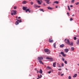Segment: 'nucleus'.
<instances>
[{
    "mask_svg": "<svg viewBox=\"0 0 79 79\" xmlns=\"http://www.w3.org/2000/svg\"><path fill=\"white\" fill-rule=\"evenodd\" d=\"M68 51H69L68 49H65L64 50V51L66 53H68Z\"/></svg>",
    "mask_w": 79,
    "mask_h": 79,
    "instance_id": "f8f14e48",
    "label": "nucleus"
},
{
    "mask_svg": "<svg viewBox=\"0 0 79 79\" xmlns=\"http://www.w3.org/2000/svg\"><path fill=\"white\" fill-rule=\"evenodd\" d=\"M56 8H58V6H56Z\"/></svg>",
    "mask_w": 79,
    "mask_h": 79,
    "instance_id": "4d7b16f0",
    "label": "nucleus"
},
{
    "mask_svg": "<svg viewBox=\"0 0 79 79\" xmlns=\"http://www.w3.org/2000/svg\"><path fill=\"white\" fill-rule=\"evenodd\" d=\"M62 60L64 61V58H62Z\"/></svg>",
    "mask_w": 79,
    "mask_h": 79,
    "instance_id": "c03bdc74",
    "label": "nucleus"
},
{
    "mask_svg": "<svg viewBox=\"0 0 79 79\" xmlns=\"http://www.w3.org/2000/svg\"><path fill=\"white\" fill-rule=\"evenodd\" d=\"M20 18H21V17H18V19H20Z\"/></svg>",
    "mask_w": 79,
    "mask_h": 79,
    "instance_id": "de8ad7c7",
    "label": "nucleus"
},
{
    "mask_svg": "<svg viewBox=\"0 0 79 79\" xmlns=\"http://www.w3.org/2000/svg\"><path fill=\"white\" fill-rule=\"evenodd\" d=\"M64 63L65 64H67V61H66V60H65Z\"/></svg>",
    "mask_w": 79,
    "mask_h": 79,
    "instance_id": "72a5a7b5",
    "label": "nucleus"
},
{
    "mask_svg": "<svg viewBox=\"0 0 79 79\" xmlns=\"http://www.w3.org/2000/svg\"><path fill=\"white\" fill-rule=\"evenodd\" d=\"M69 79H71V76H69Z\"/></svg>",
    "mask_w": 79,
    "mask_h": 79,
    "instance_id": "f704fd0d",
    "label": "nucleus"
},
{
    "mask_svg": "<svg viewBox=\"0 0 79 79\" xmlns=\"http://www.w3.org/2000/svg\"><path fill=\"white\" fill-rule=\"evenodd\" d=\"M69 45H71V46H73V42H71Z\"/></svg>",
    "mask_w": 79,
    "mask_h": 79,
    "instance_id": "ddd939ff",
    "label": "nucleus"
},
{
    "mask_svg": "<svg viewBox=\"0 0 79 79\" xmlns=\"http://www.w3.org/2000/svg\"><path fill=\"white\" fill-rule=\"evenodd\" d=\"M78 4H79V2H78L77 3H76V5H78Z\"/></svg>",
    "mask_w": 79,
    "mask_h": 79,
    "instance_id": "ea45409f",
    "label": "nucleus"
},
{
    "mask_svg": "<svg viewBox=\"0 0 79 79\" xmlns=\"http://www.w3.org/2000/svg\"><path fill=\"white\" fill-rule=\"evenodd\" d=\"M40 2H41V3H42L43 2L42 0H40Z\"/></svg>",
    "mask_w": 79,
    "mask_h": 79,
    "instance_id": "79ce46f5",
    "label": "nucleus"
},
{
    "mask_svg": "<svg viewBox=\"0 0 79 79\" xmlns=\"http://www.w3.org/2000/svg\"><path fill=\"white\" fill-rule=\"evenodd\" d=\"M46 59H48V60H51V61H53V59L52 58L47 57L46 58Z\"/></svg>",
    "mask_w": 79,
    "mask_h": 79,
    "instance_id": "423d86ee",
    "label": "nucleus"
},
{
    "mask_svg": "<svg viewBox=\"0 0 79 79\" xmlns=\"http://www.w3.org/2000/svg\"><path fill=\"white\" fill-rule=\"evenodd\" d=\"M27 8V7H25L24 6H23V10H24V11H26Z\"/></svg>",
    "mask_w": 79,
    "mask_h": 79,
    "instance_id": "6e6552de",
    "label": "nucleus"
},
{
    "mask_svg": "<svg viewBox=\"0 0 79 79\" xmlns=\"http://www.w3.org/2000/svg\"><path fill=\"white\" fill-rule=\"evenodd\" d=\"M65 69L67 71H68V69H67V68H66Z\"/></svg>",
    "mask_w": 79,
    "mask_h": 79,
    "instance_id": "6e6d98bb",
    "label": "nucleus"
},
{
    "mask_svg": "<svg viewBox=\"0 0 79 79\" xmlns=\"http://www.w3.org/2000/svg\"><path fill=\"white\" fill-rule=\"evenodd\" d=\"M37 60L40 61V60H43V57H38L37 58Z\"/></svg>",
    "mask_w": 79,
    "mask_h": 79,
    "instance_id": "20e7f679",
    "label": "nucleus"
},
{
    "mask_svg": "<svg viewBox=\"0 0 79 79\" xmlns=\"http://www.w3.org/2000/svg\"><path fill=\"white\" fill-rule=\"evenodd\" d=\"M54 3H56L57 4H58V3H59V2L57 1H54Z\"/></svg>",
    "mask_w": 79,
    "mask_h": 79,
    "instance_id": "a211bd4d",
    "label": "nucleus"
},
{
    "mask_svg": "<svg viewBox=\"0 0 79 79\" xmlns=\"http://www.w3.org/2000/svg\"><path fill=\"white\" fill-rule=\"evenodd\" d=\"M49 42L50 43H52V42H53V40H52V38H51L49 39Z\"/></svg>",
    "mask_w": 79,
    "mask_h": 79,
    "instance_id": "39448f33",
    "label": "nucleus"
},
{
    "mask_svg": "<svg viewBox=\"0 0 79 79\" xmlns=\"http://www.w3.org/2000/svg\"><path fill=\"white\" fill-rule=\"evenodd\" d=\"M58 71H61V69H58Z\"/></svg>",
    "mask_w": 79,
    "mask_h": 79,
    "instance_id": "49530a36",
    "label": "nucleus"
},
{
    "mask_svg": "<svg viewBox=\"0 0 79 79\" xmlns=\"http://www.w3.org/2000/svg\"><path fill=\"white\" fill-rule=\"evenodd\" d=\"M36 71H37V73H39V71H38V70H36Z\"/></svg>",
    "mask_w": 79,
    "mask_h": 79,
    "instance_id": "603ef678",
    "label": "nucleus"
},
{
    "mask_svg": "<svg viewBox=\"0 0 79 79\" xmlns=\"http://www.w3.org/2000/svg\"><path fill=\"white\" fill-rule=\"evenodd\" d=\"M56 62H55L54 63H53V67H56Z\"/></svg>",
    "mask_w": 79,
    "mask_h": 79,
    "instance_id": "9d476101",
    "label": "nucleus"
},
{
    "mask_svg": "<svg viewBox=\"0 0 79 79\" xmlns=\"http://www.w3.org/2000/svg\"><path fill=\"white\" fill-rule=\"evenodd\" d=\"M64 45L62 44V45H60V47L61 48H63L64 47Z\"/></svg>",
    "mask_w": 79,
    "mask_h": 79,
    "instance_id": "dca6fc26",
    "label": "nucleus"
},
{
    "mask_svg": "<svg viewBox=\"0 0 79 79\" xmlns=\"http://www.w3.org/2000/svg\"><path fill=\"white\" fill-rule=\"evenodd\" d=\"M26 12H27V11H28L29 13H31V11L29 10V9H26V10H25Z\"/></svg>",
    "mask_w": 79,
    "mask_h": 79,
    "instance_id": "1a4fd4ad",
    "label": "nucleus"
},
{
    "mask_svg": "<svg viewBox=\"0 0 79 79\" xmlns=\"http://www.w3.org/2000/svg\"><path fill=\"white\" fill-rule=\"evenodd\" d=\"M37 3H38V4H39V5H41V2L40 1L38 0Z\"/></svg>",
    "mask_w": 79,
    "mask_h": 79,
    "instance_id": "f3484780",
    "label": "nucleus"
},
{
    "mask_svg": "<svg viewBox=\"0 0 79 79\" xmlns=\"http://www.w3.org/2000/svg\"><path fill=\"white\" fill-rule=\"evenodd\" d=\"M73 6L72 5H71L70 6V7H73Z\"/></svg>",
    "mask_w": 79,
    "mask_h": 79,
    "instance_id": "3c124183",
    "label": "nucleus"
},
{
    "mask_svg": "<svg viewBox=\"0 0 79 79\" xmlns=\"http://www.w3.org/2000/svg\"><path fill=\"white\" fill-rule=\"evenodd\" d=\"M39 73H40V74H42V70H41V69L40 70Z\"/></svg>",
    "mask_w": 79,
    "mask_h": 79,
    "instance_id": "cd10ccee",
    "label": "nucleus"
},
{
    "mask_svg": "<svg viewBox=\"0 0 79 79\" xmlns=\"http://www.w3.org/2000/svg\"><path fill=\"white\" fill-rule=\"evenodd\" d=\"M78 66H79V64H78Z\"/></svg>",
    "mask_w": 79,
    "mask_h": 79,
    "instance_id": "e2e57ef3",
    "label": "nucleus"
},
{
    "mask_svg": "<svg viewBox=\"0 0 79 79\" xmlns=\"http://www.w3.org/2000/svg\"><path fill=\"white\" fill-rule=\"evenodd\" d=\"M60 53L61 54V55H62V56L64 57H65V56H66V55L64 54V52H61Z\"/></svg>",
    "mask_w": 79,
    "mask_h": 79,
    "instance_id": "0eeeda50",
    "label": "nucleus"
},
{
    "mask_svg": "<svg viewBox=\"0 0 79 79\" xmlns=\"http://www.w3.org/2000/svg\"><path fill=\"white\" fill-rule=\"evenodd\" d=\"M61 65L62 67H63V66H64V64H63V63H62Z\"/></svg>",
    "mask_w": 79,
    "mask_h": 79,
    "instance_id": "e433bc0d",
    "label": "nucleus"
},
{
    "mask_svg": "<svg viewBox=\"0 0 79 79\" xmlns=\"http://www.w3.org/2000/svg\"><path fill=\"white\" fill-rule=\"evenodd\" d=\"M14 8L15 10H16V8H17V7H16V6H14Z\"/></svg>",
    "mask_w": 79,
    "mask_h": 79,
    "instance_id": "473e14b6",
    "label": "nucleus"
},
{
    "mask_svg": "<svg viewBox=\"0 0 79 79\" xmlns=\"http://www.w3.org/2000/svg\"><path fill=\"white\" fill-rule=\"evenodd\" d=\"M67 14L68 15H69V16H70L69 14V12H67Z\"/></svg>",
    "mask_w": 79,
    "mask_h": 79,
    "instance_id": "37998d69",
    "label": "nucleus"
},
{
    "mask_svg": "<svg viewBox=\"0 0 79 79\" xmlns=\"http://www.w3.org/2000/svg\"><path fill=\"white\" fill-rule=\"evenodd\" d=\"M59 68H61V67L60 66V65L58 66Z\"/></svg>",
    "mask_w": 79,
    "mask_h": 79,
    "instance_id": "09e8293b",
    "label": "nucleus"
},
{
    "mask_svg": "<svg viewBox=\"0 0 79 79\" xmlns=\"http://www.w3.org/2000/svg\"><path fill=\"white\" fill-rule=\"evenodd\" d=\"M58 75H60V73H58Z\"/></svg>",
    "mask_w": 79,
    "mask_h": 79,
    "instance_id": "864d4df0",
    "label": "nucleus"
},
{
    "mask_svg": "<svg viewBox=\"0 0 79 79\" xmlns=\"http://www.w3.org/2000/svg\"><path fill=\"white\" fill-rule=\"evenodd\" d=\"M72 16H74V15H72Z\"/></svg>",
    "mask_w": 79,
    "mask_h": 79,
    "instance_id": "5fc2aeb1",
    "label": "nucleus"
},
{
    "mask_svg": "<svg viewBox=\"0 0 79 79\" xmlns=\"http://www.w3.org/2000/svg\"><path fill=\"white\" fill-rule=\"evenodd\" d=\"M27 2L26 1H23L22 2L23 4H26Z\"/></svg>",
    "mask_w": 79,
    "mask_h": 79,
    "instance_id": "6ab92c4d",
    "label": "nucleus"
},
{
    "mask_svg": "<svg viewBox=\"0 0 79 79\" xmlns=\"http://www.w3.org/2000/svg\"><path fill=\"white\" fill-rule=\"evenodd\" d=\"M15 25H18V24H19V23L17 22V21H16L15 23Z\"/></svg>",
    "mask_w": 79,
    "mask_h": 79,
    "instance_id": "a878e982",
    "label": "nucleus"
},
{
    "mask_svg": "<svg viewBox=\"0 0 79 79\" xmlns=\"http://www.w3.org/2000/svg\"><path fill=\"white\" fill-rule=\"evenodd\" d=\"M44 0V1H45L46 2V1H47V0Z\"/></svg>",
    "mask_w": 79,
    "mask_h": 79,
    "instance_id": "680f3d73",
    "label": "nucleus"
},
{
    "mask_svg": "<svg viewBox=\"0 0 79 79\" xmlns=\"http://www.w3.org/2000/svg\"><path fill=\"white\" fill-rule=\"evenodd\" d=\"M73 39H74V40H76V39H77V38H76V37H74Z\"/></svg>",
    "mask_w": 79,
    "mask_h": 79,
    "instance_id": "2f4dec72",
    "label": "nucleus"
},
{
    "mask_svg": "<svg viewBox=\"0 0 79 79\" xmlns=\"http://www.w3.org/2000/svg\"><path fill=\"white\" fill-rule=\"evenodd\" d=\"M77 76V74H75L73 76V77H76Z\"/></svg>",
    "mask_w": 79,
    "mask_h": 79,
    "instance_id": "2eb2a0df",
    "label": "nucleus"
},
{
    "mask_svg": "<svg viewBox=\"0 0 79 79\" xmlns=\"http://www.w3.org/2000/svg\"><path fill=\"white\" fill-rule=\"evenodd\" d=\"M40 11H43V12H44V9H39Z\"/></svg>",
    "mask_w": 79,
    "mask_h": 79,
    "instance_id": "b1692460",
    "label": "nucleus"
},
{
    "mask_svg": "<svg viewBox=\"0 0 79 79\" xmlns=\"http://www.w3.org/2000/svg\"><path fill=\"white\" fill-rule=\"evenodd\" d=\"M37 79H39V78H37Z\"/></svg>",
    "mask_w": 79,
    "mask_h": 79,
    "instance_id": "0e129e2a",
    "label": "nucleus"
},
{
    "mask_svg": "<svg viewBox=\"0 0 79 79\" xmlns=\"http://www.w3.org/2000/svg\"><path fill=\"white\" fill-rule=\"evenodd\" d=\"M48 10H52V8L50 7H48Z\"/></svg>",
    "mask_w": 79,
    "mask_h": 79,
    "instance_id": "bb28decb",
    "label": "nucleus"
},
{
    "mask_svg": "<svg viewBox=\"0 0 79 79\" xmlns=\"http://www.w3.org/2000/svg\"><path fill=\"white\" fill-rule=\"evenodd\" d=\"M38 77H39V78H41V77H42V75L40 74V77H39V75H38Z\"/></svg>",
    "mask_w": 79,
    "mask_h": 79,
    "instance_id": "c85d7f7f",
    "label": "nucleus"
},
{
    "mask_svg": "<svg viewBox=\"0 0 79 79\" xmlns=\"http://www.w3.org/2000/svg\"><path fill=\"white\" fill-rule=\"evenodd\" d=\"M71 50L72 51H74V47H71Z\"/></svg>",
    "mask_w": 79,
    "mask_h": 79,
    "instance_id": "4be33fe9",
    "label": "nucleus"
},
{
    "mask_svg": "<svg viewBox=\"0 0 79 79\" xmlns=\"http://www.w3.org/2000/svg\"><path fill=\"white\" fill-rule=\"evenodd\" d=\"M59 8H60V6H59Z\"/></svg>",
    "mask_w": 79,
    "mask_h": 79,
    "instance_id": "338daca9",
    "label": "nucleus"
},
{
    "mask_svg": "<svg viewBox=\"0 0 79 79\" xmlns=\"http://www.w3.org/2000/svg\"><path fill=\"white\" fill-rule=\"evenodd\" d=\"M46 69H52V67H50L48 66H47Z\"/></svg>",
    "mask_w": 79,
    "mask_h": 79,
    "instance_id": "4468645a",
    "label": "nucleus"
},
{
    "mask_svg": "<svg viewBox=\"0 0 79 79\" xmlns=\"http://www.w3.org/2000/svg\"><path fill=\"white\" fill-rule=\"evenodd\" d=\"M44 52H45V53H47V54H50V50L48 49H44Z\"/></svg>",
    "mask_w": 79,
    "mask_h": 79,
    "instance_id": "f257e3e1",
    "label": "nucleus"
},
{
    "mask_svg": "<svg viewBox=\"0 0 79 79\" xmlns=\"http://www.w3.org/2000/svg\"><path fill=\"white\" fill-rule=\"evenodd\" d=\"M70 20L71 21H73V19L72 18H71L70 19Z\"/></svg>",
    "mask_w": 79,
    "mask_h": 79,
    "instance_id": "58836bf2",
    "label": "nucleus"
},
{
    "mask_svg": "<svg viewBox=\"0 0 79 79\" xmlns=\"http://www.w3.org/2000/svg\"><path fill=\"white\" fill-rule=\"evenodd\" d=\"M30 3H31V5H33V4H34V2H30Z\"/></svg>",
    "mask_w": 79,
    "mask_h": 79,
    "instance_id": "7c9ffc66",
    "label": "nucleus"
},
{
    "mask_svg": "<svg viewBox=\"0 0 79 79\" xmlns=\"http://www.w3.org/2000/svg\"><path fill=\"white\" fill-rule=\"evenodd\" d=\"M61 76H64V74H62L61 75Z\"/></svg>",
    "mask_w": 79,
    "mask_h": 79,
    "instance_id": "a18cd8bd",
    "label": "nucleus"
},
{
    "mask_svg": "<svg viewBox=\"0 0 79 79\" xmlns=\"http://www.w3.org/2000/svg\"><path fill=\"white\" fill-rule=\"evenodd\" d=\"M68 7L69 10V11H70V8H69V6H68Z\"/></svg>",
    "mask_w": 79,
    "mask_h": 79,
    "instance_id": "c9c22d12",
    "label": "nucleus"
},
{
    "mask_svg": "<svg viewBox=\"0 0 79 79\" xmlns=\"http://www.w3.org/2000/svg\"><path fill=\"white\" fill-rule=\"evenodd\" d=\"M77 44L78 45V44H79V40H78L77 41Z\"/></svg>",
    "mask_w": 79,
    "mask_h": 79,
    "instance_id": "c756f323",
    "label": "nucleus"
},
{
    "mask_svg": "<svg viewBox=\"0 0 79 79\" xmlns=\"http://www.w3.org/2000/svg\"><path fill=\"white\" fill-rule=\"evenodd\" d=\"M16 18H18V17L17 16V17H16Z\"/></svg>",
    "mask_w": 79,
    "mask_h": 79,
    "instance_id": "69168bd1",
    "label": "nucleus"
},
{
    "mask_svg": "<svg viewBox=\"0 0 79 79\" xmlns=\"http://www.w3.org/2000/svg\"><path fill=\"white\" fill-rule=\"evenodd\" d=\"M17 22H19V23H21V22H22V21H21V19L17 20Z\"/></svg>",
    "mask_w": 79,
    "mask_h": 79,
    "instance_id": "5701e85b",
    "label": "nucleus"
},
{
    "mask_svg": "<svg viewBox=\"0 0 79 79\" xmlns=\"http://www.w3.org/2000/svg\"><path fill=\"white\" fill-rule=\"evenodd\" d=\"M52 71L53 72V70H52V71H50L49 72H48V74H50V73H52Z\"/></svg>",
    "mask_w": 79,
    "mask_h": 79,
    "instance_id": "393cba45",
    "label": "nucleus"
},
{
    "mask_svg": "<svg viewBox=\"0 0 79 79\" xmlns=\"http://www.w3.org/2000/svg\"><path fill=\"white\" fill-rule=\"evenodd\" d=\"M56 43H54L53 44V46H54V47L55 48H56Z\"/></svg>",
    "mask_w": 79,
    "mask_h": 79,
    "instance_id": "aec40b11",
    "label": "nucleus"
},
{
    "mask_svg": "<svg viewBox=\"0 0 79 79\" xmlns=\"http://www.w3.org/2000/svg\"><path fill=\"white\" fill-rule=\"evenodd\" d=\"M66 40H67V42H66ZM64 41L65 42V43H66L67 44H68L69 45L70 43L69 41V40H67L66 39H65Z\"/></svg>",
    "mask_w": 79,
    "mask_h": 79,
    "instance_id": "f03ea898",
    "label": "nucleus"
},
{
    "mask_svg": "<svg viewBox=\"0 0 79 79\" xmlns=\"http://www.w3.org/2000/svg\"><path fill=\"white\" fill-rule=\"evenodd\" d=\"M39 62L40 63H41L42 64H44V63L42 62V61L41 60H40Z\"/></svg>",
    "mask_w": 79,
    "mask_h": 79,
    "instance_id": "412c9836",
    "label": "nucleus"
},
{
    "mask_svg": "<svg viewBox=\"0 0 79 79\" xmlns=\"http://www.w3.org/2000/svg\"><path fill=\"white\" fill-rule=\"evenodd\" d=\"M59 56L61 57V55H59Z\"/></svg>",
    "mask_w": 79,
    "mask_h": 79,
    "instance_id": "052dcab7",
    "label": "nucleus"
},
{
    "mask_svg": "<svg viewBox=\"0 0 79 79\" xmlns=\"http://www.w3.org/2000/svg\"><path fill=\"white\" fill-rule=\"evenodd\" d=\"M38 7L39 8H40V6H38Z\"/></svg>",
    "mask_w": 79,
    "mask_h": 79,
    "instance_id": "8fccbe9b",
    "label": "nucleus"
},
{
    "mask_svg": "<svg viewBox=\"0 0 79 79\" xmlns=\"http://www.w3.org/2000/svg\"><path fill=\"white\" fill-rule=\"evenodd\" d=\"M35 70H37V69L36 68V69H35Z\"/></svg>",
    "mask_w": 79,
    "mask_h": 79,
    "instance_id": "bf43d9fd",
    "label": "nucleus"
},
{
    "mask_svg": "<svg viewBox=\"0 0 79 79\" xmlns=\"http://www.w3.org/2000/svg\"><path fill=\"white\" fill-rule=\"evenodd\" d=\"M34 7H37V6L36 5H34Z\"/></svg>",
    "mask_w": 79,
    "mask_h": 79,
    "instance_id": "a19ab883",
    "label": "nucleus"
},
{
    "mask_svg": "<svg viewBox=\"0 0 79 79\" xmlns=\"http://www.w3.org/2000/svg\"><path fill=\"white\" fill-rule=\"evenodd\" d=\"M46 3H47V4H50V2H50V0H46Z\"/></svg>",
    "mask_w": 79,
    "mask_h": 79,
    "instance_id": "9b49d317",
    "label": "nucleus"
},
{
    "mask_svg": "<svg viewBox=\"0 0 79 79\" xmlns=\"http://www.w3.org/2000/svg\"><path fill=\"white\" fill-rule=\"evenodd\" d=\"M74 0H72L71 2L72 3H74Z\"/></svg>",
    "mask_w": 79,
    "mask_h": 79,
    "instance_id": "4c0bfd02",
    "label": "nucleus"
},
{
    "mask_svg": "<svg viewBox=\"0 0 79 79\" xmlns=\"http://www.w3.org/2000/svg\"><path fill=\"white\" fill-rule=\"evenodd\" d=\"M16 20H17V19H16Z\"/></svg>",
    "mask_w": 79,
    "mask_h": 79,
    "instance_id": "774afa93",
    "label": "nucleus"
},
{
    "mask_svg": "<svg viewBox=\"0 0 79 79\" xmlns=\"http://www.w3.org/2000/svg\"><path fill=\"white\" fill-rule=\"evenodd\" d=\"M44 6H45V4L44 3Z\"/></svg>",
    "mask_w": 79,
    "mask_h": 79,
    "instance_id": "13d9d810",
    "label": "nucleus"
},
{
    "mask_svg": "<svg viewBox=\"0 0 79 79\" xmlns=\"http://www.w3.org/2000/svg\"><path fill=\"white\" fill-rule=\"evenodd\" d=\"M11 15H16V10H12L11 12Z\"/></svg>",
    "mask_w": 79,
    "mask_h": 79,
    "instance_id": "7ed1b4c3",
    "label": "nucleus"
}]
</instances>
